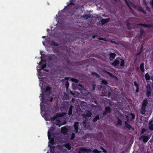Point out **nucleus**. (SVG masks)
<instances>
[{
	"mask_svg": "<svg viewBox=\"0 0 153 153\" xmlns=\"http://www.w3.org/2000/svg\"><path fill=\"white\" fill-rule=\"evenodd\" d=\"M73 107L72 105H71L69 107L68 111V115L69 116H71L72 114Z\"/></svg>",
	"mask_w": 153,
	"mask_h": 153,
	"instance_id": "obj_18",
	"label": "nucleus"
},
{
	"mask_svg": "<svg viewBox=\"0 0 153 153\" xmlns=\"http://www.w3.org/2000/svg\"><path fill=\"white\" fill-rule=\"evenodd\" d=\"M74 4L72 2H71L69 4H68V6H70L71 5H74Z\"/></svg>",
	"mask_w": 153,
	"mask_h": 153,
	"instance_id": "obj_50",
	"label": "nucleus"
},
{
	"mask_svg": "<svg viewBox=\"0 0 153 153\" xmlns=\"http://www.w3.org/2000/svg\"><path fill=\"white\" fill-rule=\"evenodd\" d=\"M148 103V102L147 100H145L143 102L142 106H144V107H146Z\"/></svg>",
	"mask_w": 153,
	"mask_h": 153,
	"instance_id": "obj_21",
	"label": "nucleus"
},
{
	"mask_svg": "<svg viewBox=\"0 0 153 153\" xmlns=\"http://www.w3.org/2000/svg\"><path fill=\"white\" fill-rule=\"evenodd\" d=\"M110 19L108 18V19H102L100 21L101 22L102 25H104L105 23H108L109 20Z\"/></svg>",
	"mask_w": 153,
	"mask_h": 153,
	"instance_id": "obj_10",
	"label": "nucleus"
},
{
	"mask_svg": "<svg viewBox=\"0 0 153 153\" xmlns=\"http://www.w3.org/2000/svg\"><path fill=\"white\" fill-rule=\"evenodd\" d=\"M86 114H82V117L85 119H87L88 118L91 117L92 115L91 112L88 110L86 111Z\"/></svg>",
	"mask_w": 153,
	"mask_h": 153,
	"instance_id": "obj_3",
	"label": "nucleus"
},
{
	"mask_svg": "<svg viewBox=\"0 0 153 153\" xmlns=\"http://www.w3.org/2000/svg\"><path fill=\"white\" fill-rule=\"evenodd\" d=\"M68 107L69 106H68L67 107H66V106H65V105H64V106H63V107L65 109V110H67L68 109Z\"/></svg>",
	"mask_w": 153,
	"mask_h": 153,
	"instance_id": "obj_49",
	"label": "nucleus"
},
{
	"mask_svg": "<svg viewBox=\"0 0 153 153\" xmlns=\"http://www.w3.org/2000/svg\"><path fill=\"white\" fill-rule=\"evenodd\" d=\"M125 127H126L129 129H133L131 127L130 125L128 124L127 122L125 121Z\"/></svg>",
	"mask_w": 153,
	"mask_h": 153,
	"instance_id": "obj_26",
	"label": "nucleus"
},
{
	"mask_svg": "<svg viewBox=\"0 0 153 153\" xmlns=\"http://www.w3.org/2000/svg\"><path fill=\"white\" fill-rule=\"evenodd\" d=\"M143 3H144L145 4V5H146V2H145V0H143Z\"/></svg>",
	"mask_w": 153,
	"mask_h": 153,
	"instance_id": "obj_55",
	"label": "nucleus"
},
{
	"mask_svg": "<svg viewBox=\"0 0 153 153\" xmlns=\"http://www.w3.org/2000/svg\"><path fill=\"white\" fill-rule=\"evenodd\" d=\"M79 150L78 153H81V152H90L91 151V150L90 149H87L83 147H79Z\"/></svg>",
	"mask_w": 153,
	"mask_h": 153,
	"instance_id": "obj_4",
	"label": "nucleus"
},
{
	"mask_svg": "<svg viewBox=\"0 0 153 153\" xmlns=\"http://www.w3.org/2000/svg\"><path fill=\"white\" fill-rule=\"evenodd\" d=\"M104 72L107 74L108 75L112 77V78H115V76L114 75L112 74L111 73L109 72H108L106 70H105L104 71Z\"/></svg>",
	"mask_w": 153,
	"mask_h": 153,
	"instance_id": "obj_17",
	"label": "nucleus"
},
{
	"mask_svg": "<svg viewBox=\"0 0 153 153\" xmlns=\"http://www.w3.org/2000/svg\"><path fill=\"white\" fill-rule=\"evenodd\" d=\"M55 124L56 125L58 126L59 127H60L61 125L60 121L57 120H55Z\"/></svg>",
	"mask_w": 153,
	"mask_h": 153,
	"instance_id": "obj_31",
	"label": "nucleus"
},
{
	"mask_svg": "<svg viewBox=\"0 0 153 153\" xmlns=\"http://www.w3.org/2000/svg\"><path fill=\"white\" fill-rule=\"evenodd\" d=\"M146 107L144 106H142L141 110L140 113L142 114H144L145 113Z\"/></svg>",
	"mask_w": 153,
	"mask_h": 153,
	"instance_id": "obj_20",
	"label": "nucleus"
},
{
	"mask_svg": "<svg viewBox=\"0 0 153 153\" xmlns=\"http://www.w3.org/2000/svg\"><path fill=\"white\" fill-rule=\"evenodd\" d=\"M82 17L84 19H88V18H91V15L90 14H84L83 16Z\"/></svg>",
	"mask_w": 153,
	"mask_h": 153,
	"instance_id": "obj_22",
	"label": "nucleus"
},
{
	"mask_svg": "<svg viewBox=\"0 0 153 153\" xmlns=\"http://www.w3.org/2000/svg\"><path fill=\"white\" fill-rule=\"evenodd\" d=\"M144 25L145 26H146V27H147V26H148L147 25Z\"/></svg>",
	"mask_w": 153,
	"mask_h": 153,
	"instance_id": "obj_59",
	"label": "nucleus"
},
{
	"mask_svg": "<svg viewBox=\"0 0 153 153\" xmlns=\"http://www.w3.org/2000/svg\"><path fill=\"white\" fill-rule=\"evenodd\" d=\"M100 149H101L102 150L103 152H104L105 153H106L107 152V151H106V150L104 148H103L102 147L100 146Z\"/></svg>",
	"mask_w": 153,
	"mask_h": 153,
	"instance_id": "obj_41",
	"label": "nucleus"
},
{
	"mask_svg": "<svg viewBox=\"0 0 153 153\" xmlns=\"http://www.w3.org/2000/svg\"><path fill=\"white\" fill-rule=\"evenodd\" d=\"M55 129V128L53 127H51V128L50 130H48V138L49 140L51 139V142H52V143H53L54 140L51 137V133H50V131L51 132H52Z\"/></svg>",
	"mask_w": 153,
	"mask_h": 153,
	"instance_id": "obj_2",
	"label": "nucleus"
},
{
	"mask_svg": "<svg viewBox=\"0 0 153 153\" xmlns=\"http://www.w3.org/2000/svg\"><path fill=\"white\" fill-rule=\"evenodd\" d=\"M111 112V108L109 106H107L105 108V110L103 112V115H106L108 113H110Z\"/></svg>",
	"mask_w": 153,
	"mask_h": 153,
	"instance_id": "obj_9",
	"label": "nucleus"
},
{
	"mask_svg": "<svg viewBox=\"0 0 153 153\" xmlns=\"http://www.w3.org/2000/svg\"><path fill=\"white\" fill-rule=\"evenodd\" d=\"M65 114L64 113V114L62 113H58L56 114V115L57 117H62L63 116L65 115Z\"/></svg>",
	"mask_w": 153,
	"mask_h": 153,
	"instance_id": "obj_35",
	"label": "nucleus"
},
{
	"mask_svg": "<svg viewBox=\"0 0 153 153\" xmlns=\"http://www.w3.org/2000/svg\"><path fill=\"white\" fill-rule=\"evenodd\" d=\"M43 44L44 45V42H43Z\"/></svg>",
	"mask_w": 153,
	"mask_h": 153,
	"instance_id": "obj_63",
	"label": "nucleus"
},
{
	"mask_svg": "<svg viewBox=\"0 0 153 153\" xmlns=\"http://www.w3.org/2000/svg\"><path fill=\"white\" fill-rule=\"evenodd\" d=\"M70 93L71 94L73 95H75V94L71 91H70Z\"/></svg>",
	"mask_w": 153,
	"mask_h": 153,
	"instance_id": "obj_51",
	"label": "nucleus"
},
{
	"mask_svg": "<svg viewBox=\"0 0 153 153\" xmlns=\"http://www.w3.org/2000/svg\"><path fill=\"white\" fill-rule=\"evenodd\" d=\"M150 137H149L147 136L143 135L141 136L139 139L140 140H141L143 138V141L145 143H146L149 139Z\"/></svg>",
	"mask_w": 153,
	"mask_h": 153,
	"instance_id": "obj_8",
	"label": "nucleus"
},
{
	"mask_svg": "<svg viewBox=\"0 0 153 153\" xmlns=\"http://www.w3.org/2000/svg\"><path fill=\"white\" fill-rule=\"evenodd\" d=\"M57 51H58V50L57 49H56H56H55L54 50H53V51L54 52H57Z\"/></svg>",
	"mask_w": 153,
	"mask_h": 153,
	"instance_id": "obj_53",
	"label": "nucleus"
},
{
	"mask_svg": "<svg viewBox=\"0 0 153 153\" xmlns=\"http://www.w3.org/2000/svg\"><path fill=\"white\" fill-rule=\"evenodd\" d=\"M101 84L105 85H107L108 84V82L106 80L103 79L102 81Z\"/></svg>",
	"mask_w": 153,
	"mask_h": 153,
	"instance_id": "obj_33",
	"label": "nucleus"
},
{
	"mask_svg": "<svg viewBox=\"0 0 153 153\" xmlns=\"http://www.w3.org/2000/svg\"><path fill=\"white\" fill-rule=\"evenodd\" d=\"M112 42H115L114 41H112Z\"/></svg>",
	"mask_w": 153,
	"mask_h": 153,
	"instance_id": "obj_61",
	"label": "nucleus"
},
{
	"mask_svg": "<svg viewBox=\"0 0 153 153\" xmlns=\"http://www.w3.org/2000/svg\"><path fill=\"white\" fill-rule=\"evenodd\" d=\"M134 85L137 88L136 90V92H137V93L138 92L139 90L138 85L137 84V83L136 82H134Z\"/></svg>",
	"mask_w": 153,
	"mask_h": 153,
	"instance_id": "obj_23",
	"label": "nucleus"
},
{
	"mask_svg": "<svg viewBox=\"0 0 153 153\" xmlns=\"http://www.w3.org/2000/svg\"><path fill=\"white\" fill-rule=\"evenodd\" d=\"M79 126V123L78 122H74L73 126L74 129V131L76 133L78 132Z\"/></svg>",
	"mask_w": 153,
	"mask_h": 153,
	"instance_id": "obj_5",
	"label": "nucleus"
},
{
	"mask_svg": "<svg viewBox=\"0 0 153 153\" xmlns=\"http://www.w3.org/2000/svg\"><path fill=\"white\" fill-rule=\"evenodd\" d=\"M146 129L145 128H143L142 129L141 133L142 134H143L146 131Z\"/></svg>",
	"mask_w": 153,
	"mask_h": 153,
	"instance_id": "obj_47",
	"label": "nucleus"
},
{
	"mask_svg": "<svg viewBox=\"0 0 153 153\" xmlns=\"http://www.w3.org/2000/svg\"><path fill=\"white\" fill-rule=\"evenodd\" d=\"M135 116L132 113H131L129 114L128 116H126V117L128 121V122L129 121H132L135 118Z\"/></svg>",
	"mask_w": 153,
	"mask_h": 153,
	"instance_id": "obj_6",
	"label": "nucleus"
},
{
	"mask_svg": "<svg viewBox=\"0 0 153 153\" xmlns=\"http://www.w3.org/2000/svg\"><path fill=\"white\" fill-rule=\"evenodd\" d=\"M146 8L148 10H149V7L148 6L146 7Z\"/></svg>",
	"mask_w": 153,
	"mask_h": 153,
	"instance_id": "obj_56",
	"label": "nucleus"
},
{
	"mask_svg": "<svg viewBox=\"0 0 153 153\" xmlns=\"http://www.w3.org/2000/svg\"><path fill=\"white\" fill-rule=\"evenodd\" d=\"M55 148L53 146H51L50 148V152L51 153H54Z\"/></svg>",
	"mask_w": 153,
	"mask_h": 153,
	"instance_id": "obj_24",
	"label": "nucleus"
},
{
	"mask_svg": "<svg viewBox=\"0 0 153 153\" xmlns=\"http://www.w3.org/2000/svg\"><path fill=\"white\" fill-rule=\"evenodd\" d=\"M104 95L108 96V97H109L111 95V93L109 91H108L107 92V94H106V95Z\"/></svg>",
	"mask_w": 153,
	"mask_h": 153,
	"instance_id": "obj_43",
	"label": "nucleus"
},
{
	"mask_svg": "<svg viewBox=\"0 0 153 153\" xmlns=\"http://www.w3.org/2000/svg\"><path fill=\"white\" fill-rule=\"evenodd\" d=\"M98 39L99 40H103L105 41H107V40L105 38H103L99 37L98 38Z\"/></svg>",
	"mask_w": 153,
	"mask_h": 153,
	"instance_id": "obj_42",
	"label": "nucleus"
},
{
	"mask_svg": "<svg viewBox=\"0 0 153 153\" xmlns=\"http://www.w3.org/2000/svg\"><path fill=\"white\" fill-rule=\"evenodd\" d=\"M124 65V60L123 59L122 60V62H121L120 64V65L121 66H123Z\"/></svg>",
	"mask_w": 153,
	"mask_h": 153,
	"instance_id": "obj_44",
	"label": "nucleus"
},
{
	"mask_svg": "<svg viewBox=\"0 0 153 153\" xmlns=\"http://www.w3.org/2000/svg\"><path fill=\"white\" fill-rule=\"evenodd\" d=\"M97 35H96V34H95L93 36H92V38H93V39H94L97 36Z\"/></svg>",
	"mask_w": 153,
	"mask_h": 153,
	"instance_id": "obj_48",
	"label": "nucleus"
},
{
	"mask_svg": "<svg viewBox=\"0 0 153 153\" xmlns=\"http://www.w3.org/2000/svg\"><path fill=\"white\" fill-rule=\"evenodd\" d=\"M146 92L147 96L149 97L151 96V89L150 85L148 84L146 87Z\"/></svg>",
	"mask_w": 153,
	"mask_h": 153,
	"instance_id": "obj_7",
	"label": "nucleus"
},
{
	"mask_svg": "<svg viewBox=\"0 0 153 153\" xmlns=\"http://www.w3.org/2000/svg\"><path fill=\"white\" fill-rule=\"evenodd\" d=\"M47 153H49V152H47Z\"/></svg>",
	"mask_w": 153,
	"mask_h": 153,
	"instance_id": "obj_64",
	"label": "nucleus"
},
{
	"mask_svg": "<svg viewBox=\"0 0 153 153\" xmlns=\"http://www.w3.org/2000/svg\"><path fill=\"white\" fill-rule=\"evenodd\" d=\"M40 70L37 69L38 72H39L40 71Z\"/></svg>",
	"mask_w": 153,
	"mask_h": 153,
	"instance_id": "obj_57",
	"label": "nucleus"
},
{
	"mask_svg": "<svg viewBox=\"0 0 153 153\" xmlns=\"http://www.w3.org/2000/svg\"><path fill=\"white\" fill-rule=\"evenodd\" d=\"M149 129L151 130H153V124L150 123L149 124Z\"/></svg>",
	"mask_w": 153,
	"mask_h": 153,
	"instance_id": "obj_32",
	"label": "nucleus"
},
{
	"mask_svg": "<svg viewBox=\"0 0 153 153\" xmlns=\"http://www.w3.org/2000/svg\"><path fill=\"white\" fill-rule=\"evenodd\" d=\"M51 88L50 86H47L45 90L44 91H42V92L45 93H47L48 92L50 94L51 92Z\"/></svg>",
	"mask_w": 153,
	"mask_h": 153,
	"instance_id": "obj_11",
	"label": "nucleus"
},
{
	"mask_svg": "<svg viewBox=\"0 0 153 153\" xmlns=\"http://www.w3.org/2000/svg\"><path fill=\"white\" fill-rule=\"evenodd\" d=\"M45 36H42V38H45Z\"/></svg>",
	"mask_w": 153,
	"mask_h": 153,
	"instance_id": "obj_58",
	"label": "nucleus"
},
{
	"mask_svg": "<svg viewBox=\"0 0 153 153\" xmlns=\"http://www.w3.org/2000/svg\"><path fill=\"white\" fill-rule=\"evenodd\" d=\"M151 79L153 81V76H151Z\"/></svg>",
	"mask_w": 153,
	"mask_h": 153,
	"instance_id": "obj_54",
	"label": "nucleus"
},
{
	"mask_svg": "<svg viewBox=\"0 0 153 153\" xmlns=\"http://www.w3.org/2000/svg\"><path fill=\"white\" fill-rule=\"evenodd\" d=\"M125 2L130 8L131 9V8L132 7H134L141 11L143 12L144 13H146V11L144 10L142 7L136 5L131 2H129V3H128L126 0H125Z\"/></svg>",
	"mask_w": 153,
	"mask_h": 153,
	"instance_id": "obj_1",
	"label": "nucleus"
},
{
	"mask_svg": "<svg viewBox=\"0 0 153 153\" xmlns=\"http://www.w3.org/2000/svg\"><path fill=\"white\" fill-rule=\"evenodd\" d=\"M57 117L56 115V116H54L51 118V120L52 121H54L56 120Z\"/></svg>",
	"mask_w": 153,
	"mask_h": 153,
	"instance_id": "obj_45",
	"label": "nucleus"
},
{
	"mask_svg": "<svg viewBox=\"0 0 153 153\" xmlns=\"http://www.w3.org/2000/svg\"><path fill=\"white\" fill-rule=\"evenodd\" d=\"M50 45H52L55 46H57L59 45V44L57 42H55L53 40L50 41Z\"/></svg>",
	"mask_w": 153,
	"mask_h": 153,
	"instance_id": "obj_19",
	"label": "nucleus"
},
{
	"mask_svg": "<svg viewBox=\"0 0 153 153\" xmlns=\"http://www.w3.org/2000/svg\"><path fill=\"white\" fill-rule=\"evenodd\" d=\"M69 78L70 77H65L64 78V79H66L67 80V81L65 83V86L67 89L68 88V87L69 85V83L68 81V80L69 79Z\"/></svg>",
	"mask_w": 153,
	"mask_h": 153,
	"instance_id": "obj_15",
	"label": "nucleus"
},
{
	"mask_svg": "<svg viewBox=\"0 0 153 153\" xmlns=\"http://www.w3.org/2000/svg\"><path fill=\"white\" fill-rule=\"evenodd\" d=\"M75 136V134L74 133H73L71 134V137L70 138V140H73Z\"/></svg>",
	"mask_w": 153,
	"mask_h": 153,
	"instance_id": "obj_38",
	"label": "nucleus"
},
{
	"mask_svg": "<svg viewBox=\"0 0 153 153\" xmlns=\"http://www.w3.org/2000/svg\"><path fill=\"white\" fill-rule=\"evenodd\" d=\"M117 124L118 125H121L122 124V121L118 117H117Z\"/></svg>",
	"mask_w": 153,
	"mask_h": 153,
	"instance_id": "obj_34",
	"label": "nucleus"
},
{
	"mask_svg": "<svg viewBox=\"0 0 153 153\" xmlns=\"http://www.w3.org/2000/svg\"><path fill=\"white\" fill-rule=\"evenodd\" d=\"M71 80L73 82H74L75 83H77L78 82L79 80L77 79L74 78H71Z\"/></svg>",
	"mask_w": 153,
	"mask_h": 153,
	"instance_id": "obj_37",
	"label": "nucleus"
},
{
	"mask_svg": "<svg viewBox=\"0 0 153 153\" xmlns=\"http://www.w3.org/2000/svg\"><path fill=\"white\" fill-rule=\"evenodd\" d=\"M92 75L96 76L97 78H99L100 77V76L96 72H92L91 74Z\"/></svg>",
	"mask_w": 153,
	"mask_h": 153,
	"instance_id": "obj_28",
	"label": "nucleus"
},
{
	"mask_svg": "<svg viewBox=\"0 0 153 153\" xmlns=\"http://www.w3.org/2000/svg\"><path fill=\"white\" fill-rule=\"evenodd\" d=\"M114 1H117V0H114Z\"/></svg>",
	"mask_w": 153,
	"mask_h": 153,
	"instance_id": "obj_60",
	"label": "nucleus"
},
{
	"mask_svg": "<svg viewBox=\"0 0 153 153\" xmlns=\"http://www.w3.org/2000/svg\"><path fill=\"white\" fill-rule=\"evenodd\" d=\"M68 129L65 127L62 128L61 130V132L64 134H66L67 133Z\"/></svg>",
	"mask_w": 153,
	"mask_h": 153,
	"instance_id": "obj_12",
	"label": "nucleus"
},
{
	"mask_svg": "<svg viewBox=\"0 0 153 153\" xmlns=\"http://www.w3.org/2000/svg\"><path fill=\"white\" fill-rule=\"evenodd\" d=\"M53 100V98L52 97H50L49 101L51 102Z\"/></svg>",
	"mask_w": 153,
	"mask_h": 153,
	"instance_id": "obj_52",
	"label": "nucleus"
},
{
	"mask_svg": "<svg viewBox=\"0 0 153 153\" xmlns=\"http://www.w3.org/2000/svg\"><path fill=\"white\" fill-rule=\"evenodd\" d=\"M120 62L117 59H116L112 63V65L116 68H117L118 65L120 64Z\"/></svg>",
	"mask_w": 153,
	"mask_h": 153,
	"instance_id": "obj_13",
	"label": "nucleus"
},
{
	"mask_svg": "<svg viewBox=\"0 0 153 153\" xmlns=\"http://www.w3.org/2000/svg\"><path fill=\"white\" fill-rule=\"evenodd\" d=\"M96 85L95 84H93L92 85V88L93 90H95V88H96Z\"/></svg>",
	"mask_w": 153,
	"mask_h": 153,
	"instance_id": "obj_46",
	"label": "nucleus"
},
{
	"mask_svg": "<svg viewBox=\"0 0 153 153\" xmlns=\"http://www.w3.org/2000/svg\"><path fill=\"white\" fill-rule=\"evenodd\" d=\"M55 56L53 54L50 55L48 56V59L49 60H52L53 59H55Z\"/></svg>",
	"mask_w": 153,
	"mask_h": 153,
	"instance_id": "obj_14",
	"label": "nucleus"
},
{
	"mask_svg": "<svg viewBox=\"0 0 153 153\" xmlns=\"http://www.w3.org/2000/svg\"><path fill=\"white\" fill-rule=\"evenodd\" d=\"M100 119V118L99 117V115H97L93 119L92 121L94 123L97 120H99Z\"/></svg>",
	"mask_w": 153,
	"mask_h": 153,
	"instance_id": "obj_27",
	"label": "nucleus"
},
{
	"mask_svg": "<svg viewBox=\"0 0 153 153\" xmlns=\"http://www.w3.org/2000/svg\"><path fill=\"white\" fill-rule=\"evenodd\" d=\"M42 98L41 99V102L43 103L45 101V96L43 95H42Z\"/></svg>",
	"mask_w": 153,
	"mask_h": 153,
	"instance_id": "obj_39",
	"label": "nucleus"
},
{
	"mask_svg": "<svg viewBox=\"0 0 153 153\" xmlns=\"http://www.w3.org/2000/svg\"><path fill=\"white\" fill-rule=\"evenodd\" d=\"M46 67V65L45 63L43 64L41 67V68L44 71L48 72V70L47 69H44Z\"/></svg>",
	"mask_w": 153,
	"mask_h": 153,
	"instance_id": "obj_30",
	"label": "nucleus"
},
{
	"mask_svg": "<svg viewBox=\"0 0 153 153\" xmlns=\"http://www.w3.org/2000/svg\"><path fill=\"white\" fill-rule=\"evenodd\" d=\"M110 56L109 58L111 60H112L114 59L116 56V54L115 53H110L109 54Z\"/></svg>",
	"mask_w": 153,
	"mask_h": 153,
	"instance_id": "obj_16",
	"label": "nucleus"
},
{
	"mask_svg": "<svg viewBox=\"0 0 153 153\" xmlns=\"http://www.w3.org/2000/svg\"><path fill=\"white\" fill-rule=\"evenodd\" d=\"M140 68L141 70L143 72L145 70L144 68V64L143 63H141L140 66Z\"/></svg>",
	"mask_w": 153,
	"mask_h": 153,
	"instance_id": "obj_29",
	"label": "nucleus"
},
{
	"mask_svg": "<svg viewBox=\"0 0 153 153\" xmlns=\"http://www.w3.org/2000/svg\"><path fill=\"white\" fill-rule=\"evenodd\" d=\"M65 146L67 149L68 150H70L71 149V147L70 144L69 143H66L65 144Z\"/></svg>",
	"mask_w": 153,
	"mask_h": 153,
	"instance_id": "obj_36",
	"label": "nucleus"
},
{
	"mask_svg": "<svg viewBox=\"0 0 153 153\" xmlns=\"http://www.w3.org/2000/svg\"><path fill=\"white\" fill-rule=\"evenodd\" d=\"M44 110H45V111H46V110L45 109V108H44Z\"/></svg>",
	"mask_w": 153,
	"mask_h": 153,
	"instance_id": "obj_62",
	"label": "nucleus"
},
{
	"mask_svg": "<svg viewBox=\"0 0 153 153\" xmlns=\"http://www.w3.org/2000/svg\"><path fill=\"white\" fill-rule=\"evenodd\" d=\"M145 79L146 80H149L150 79H151L150 76L148 73H146L145 74Z\"/></svg>",
	"mask_w": 153,
	"mask_h": 153,
	"instance_id": "obj_25",
	"label": "nucleus"
},
{
	"mask_svg": "<svg viewBox=\"0 0 153 153\" xmlns=\"http://www.w3.org/2000/svg\"><path fill=\"white\" fill-rule=\"evenodd\" d=\"M93 152L94 153H100L101 152L100 151H99L98 149H94Z\"/></svg>",
	"mask_w": 153,
	"mask_h": 153,
	"instance_id": "obj_40",
	"label": "nucleus"
}]
</instances>
